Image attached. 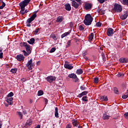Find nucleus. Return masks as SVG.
Returning <instances> with one entry per match:
<instances>
[{
  "label": "nucleus",
  "mask_w": 128,
  "mask_h": 128,
  "mask_svg": "<svg viewBox=\"0 0 128 128\" xmlns=\"http://www.w3.org/2000/svg\"><path fill=\"white\" fill-rule=\"evenodd\" d=\"M31 0H24L20 3L19 6H20V10H21L20 12V14H26L28 12V10H26V8H25L26 6L28 4H30V2Z\"/></svg>",
  "instance_id": "obj_1"
},
{
  "label": "nucleus",
  "mask_w": 128,
  "mask_h": 128,
  "mask_svg": "<svg viewBox=\"0 0 128 128\" xmlns=\"http://www.w3.org/2000/svg\"><path fill=\"white\" fill-rule=\"evenodd\" d=\"M20 46L25 47L26 51L24 50L22 51L25 56H29V54H32V50H30V44H28V43L26 42H20Z\"/></svg>",
  "instance_id": "obj_2"
},
{
  "label": "nucleus",
  "mask_w": 128,
  "mask_h": 128,
  "mask_svg": "<svg viewBox=\"0 0 128 128\" xmlns=\"http://www.w3.org/2000/svg\"><path fill=\"white\" fill-rule=\"evenodd\" d=\"M92 20H94V18H92V15L90 14H87L85 16L84 23L85 26H90L92 22Z\"/></svg>",
  "instance_id": "obj_3"
},
{
  "label": "nucleus",
  "mask_w": 128,
  "mask_h": 128,
  "mask_svg": "<svg viewBox=\"0 0 128 128\" xmlns=\"http://www.w3.org/2000/svg\"><path fill=\"white\" fill-rule=\"evenodd\" d=\"M36 14H32V16L28 18L26 20V26H28V28H30L32 25L30 24V23L32 22H34V20L36 19Z\"/></svg>",
  "instance_id": "obj_4"
},
{
  "label": "nucleus",
  "mask_w": 128,
  "mask_h": 128,
  "mask_svg": "<svg viewBox=\"0 0 128 128\" xmlns=\"http://www.w3.org/2000/svg\"><path fill=\"white\" fill-rule=\"evenodd\" d=\"M114 10L116 12H122V5L118 4H114Z\"/></svg>",
  "instance_id": "obj_5"
},
{
  "label": "nucleus",
  "mask_w": 128,
  "mask_h": 128,
  "mask_svg": "<svg viewBox=\"0 0 128 128\" xmlns=\"http://www.w3.org/2000/svg\"><path fill=\"white\" fill-rule=\"evenodd\" d=\"M46 80L47 82H50V84H52V82H54V80H56V78L54 76H50L46 77Z\"/></svg>",
  "instance_id": "obj_6"
},
{
  "label": "nucleus",
  "mask_w": 128,
  "mask_h": 128,
  "mask_svg": "<svg viewBox=\"0 0 128 128\" xmlns=\"http://www.w3.org/2000/svg\"><path fill=\"white\" fill-rule=\"evenodd\" d=\"M64 67L67 70H72L74 68V66L68 61L65 62Z\"/></svg>",
  "instance_id": "obj_7"
},
{
  "label": "nucleus",
  "mask_w": 128,
  "mask_h": 128,
  "mask_svg": "<svg viewBox=\"0 0 128 128\" xmlns=\"http://www.w3.org/2000/svg\"><path fill=\"white\" fill-rule=\"evenodd\" d=\"M68 78H74L75 80V82H78V78L76 75L74 73L69 74L68 75Z\"/></svg>",
  "instance_id": "obj_8"
},
{
  "label": "nucleus",
  "mask_w": 128,
  "mask_h": 128,
  "mask_svg": "<svg viewBox=\"0 0 128 128\" xmlns=\"http://www.w3.org/2000/svg\"><path fill=\"white\" fill-rule=\"evenodd\" d=\"M114 34V31L112 28H108L107 30V36H112Z\"/></svg>",
  "instance_id": "obj_9"
},
{
  "label": "nucleus",
  "mask_w": 128,
  "mask_h": 128,
  "mask_svg": "<svg viewBox=\"0 0 128 128\" xmlns=\"http://www.w3.org/2000/svg\"><path fill=\"white\" fill-rule=\"evenodd\" d=\"M34 66V64H32V59H30L29 61H28L27 64H26V66L28 68V70H32V66Z\"/></svg>",
  "instance_id": "obj_10"
},
{
  "label": "nucleus",
  "mask_w": 128,
  "mask_h": 128,
  "mask_svg": "<svg viewBox=\"0 0 128 128\" xmlns=\"http://www.w3.org/2000/svg\"><path fill=\"white\" fill-rule=\"evenodd\" d=\"M70 2H72V6H73L74 8H78V6H80V4H78L74 0H70Z\"/></svg>",
  "instance_id": "obj_11"
},
{
  "label": "nucleus",
  "mask_w": 128,
  "mask_h": 128,
  "mask_svg": "<svg viewBox=\"0 0 128 128\" xmlns=\"http://www.w3.org/2000/svg\"><path fill=\"white\" fill-rule=\"evenodd\" d=\"M16 58L18 62H22V60H24V55L22 54H20L16 56Z\"/></svg>",
  "instance_id": "obj_12"
},
{
  "label": "nucleus",
  "mask_w": 128,
  "mask_h": 128,
  "mask_svg": "<svg viewBox=\"0 0 128 128\" xmlns=\"http://www.w3.org/2000/svg\"><path fill=\"white\" fill-rule=\"evenodd\" d=\"M119 61L120 64H126L128 62V58H120Z\"/></svg>",
  "instance_id": "obj_13"
},
{
  "label": "nucleus",
  "mask_w": 128,
  "mask_h": 128,
  "mask_svg": "<svg viewBox=\"0 0 128 128\" xmlns=\"http://www.w3.org/2000/svg\"><path fill=\"white\" fill-rule=\"evenodd\" d=\"M65 9L66 10H68V12H70L72 10V6H70V4H64Z\"/></svg>",
  "instance_id": "obj_14"
},
{
  "label": "nucleus",
  "mask_w": 128,
  "mask_h": 128,
  "mask_svg": "<svg viewBox=\"0 0 128 128\" xmlns=\"http://www.w3.org/2000/svg\"><path fill=\"white\" fill-rule=\"evenodd\" d=\"M92 4L90 3H86L84 6V8H86V10H90V8H92Z\"/></svg>",
  "instance_id": "obj_15"
},
{
  "label": "nucleus",
  "mask_w": 128,
  "mask_h": 128,
  "mask_svg": "<svg viewBox=\"0 0 128 128\" xmlns=\"http://www.w3.org/2000/svg\"><path fill=\"white\" fill-rule=\"evenodd\" d=\"M88 94V91H84L80 94H78V96H77L78 98H82V96H86Z\"/></svg>",
  "instance_id": "obj_16"
},
{
  "label": "nucleus",
  "mask_w": 128,
  "mask_h": 128,
  "mask_svg": "<svg viewBox=\"0 0 128 128\" xmlns=\"http://www.w3.org/2000/svg\"><path fill=\"white\" fill-rule=\"evenodd\" d=\"M128 16V12L126 11L124 12V14L121 16L122 20H126V18Z\"/></svg>",
  "instance_id": "obj_17"
},
{
  "label": "nucleus",
  "mask_w": 128,
  "mask_h": 128,
  "mask_svg": "<svg viewBox=\"0 0 128 128\" xmlns=\"http://www.w3.org/2000/svg\"><path fill=\"white\" fill-rule=\"evenodd\" d=\"M72 124L74 126L76 127L78 126V120H76V119H73L72 120Z\"/></svg>",
  "instance_id": "obj_18"
},
{
  "label": "nucleus",
  "mask_w": 128,
  "mask_h": 128,
  "mask_svg": "<svg viewBox=\"0 0 128 128\" xmlns=\"http://www.w3.org/2000/svg\"><path fill=\"white\" fill-rule=\"evenodd\" d=\"M12 100H14V98H12L8 97L6 99V102H7L9 104H12Z\"/></svg>",
  "instance_id": "obj_19"
},
{
  "label": "nucleus",
  "mask_w": 128,
  "mask_h": 128,
  "mask_svg": "<svg viewBox=\"0 0 128 128\" xmlns=\"http://www.w3.org/2000/svg\"><path fill=\"white\" fill-rule=\"evenodd\" d=\"M54 116L56 118H60V116H58V108L57 107L55 108Z\"/></svg>",
  "instance_id": "obj_20"
},
{
  "label": "nucleus",
  "mask_w": 128,
  "mask_h": 128,
  "mask_svg": "<svg viewBox=\"0 0 128 128\" xmlns=\"http://www.w3.org/2000/svg\"><path fill=\"white\" fill-rule=\"evenodd\" d=\"M64 20V18L62 16H59L57 18L56 22H62Z\"/></svg>",
  "instance_id": "obj_21"
},
{
  "label": "nucleus",
  "mask_w": 128,
  "mask_h": 128,
  "mask_svg": "<svg viewBox=\"0 0 128 128\" xmlns=\"http://www.w3.org/2000/svg\"><path fill=\"white\" fill-rule=\"evenodd\" d=\"M34 38H32L31 39H30V40H28L27 42H28V44H32L34 43Z\"/></svg>",
  "instance_id": "obj_22"
},
{
  "label": "nucleus",
  "mask_w": 128,
  "mask_h": 128,
  "mask_svg": "<svg viewBox=\"0 0 128 128\" xmlns=\"http://www.w3.org/2000/svg\"><path fill=\"white\" fill-rule=\"evenodd\" d=\"M84 72V71H82V69H78L76 71V74H82Z\"/></svg>",
  "instance_id": "obj_23"
},
{
  "label": "nucleus",
  "mask_w": 128,
  "mask_h": 128,
  "mask_svg": "<svg viewBox=\"0 0 128 128\" xmlns=\"http://www.w3.org/2000/svg\"><path fill=\"white\" fill-rule=\"evenodd\" d=\"M103 120H109L110 119V116L106 114H103Z\"/></svg>",
  "instance_id": "obj_24"
},
{
  "label": "nucleus",
  "mask_w": 128,
  "mask_h": 128,
  "mask_svg": "<svg viewBox=\"0 0 128 128\" xmlns=\"http://www.w3.org/2000/svg\"><path fill=\"white\" fill-rule=\"evenodd\" d=\"M4 58V52H2V48H0V58L2 60Z\"/></svg>",
  "instance_id": "obj_25"
},
{
  "label": "nucleus",
  "mask_w": 128,
  "mask_h": 128,
  "mask_svg": "<svg viewBox=\"0 0 128 128\" xmlns=\"http://www.w3.org/2000/svg\"><path fill=\"white\" fill-rule=\"evenodd\" d=\"M10 72L12 74H16V72H18V68H12V69H11Z\"/></svg>",
  "instance_id": "obj_26"
},
{
  "label": "nucleus",
  "mask_w": 128,
  "mask_h": 128,
  "mask_svg": "<svg viewBox=\"0 0 128 128\" xmlns=\"http://www.w3.org/2000/svg\"><path fill=\"white\" fill-rule=\"evenodd\" d=\"M102 98L104 102H108V96H103Z\"/></svg>",
  "instance_id": "obj_27"
},
{
  "label": "nucleus",
  "mask_w": 128,
  "mask_h": 128,
  "mask_svg": "<svg viewBox=\"0 0 128 128\" xmlns=\"http://www.w3.org/2000/svg\"><path fill=\"white\" fill-rule=\"evenodd\" d=\"M86 86L84 85H82L80 86V90H86Z\"/></svg>",
  "instance_id": "obj_28"
},
{
  "label": "nucleus",
  "mask_w": 128,
  "mask_h": 128,
  "mask_svg": "<svg viewBox=\"0 0 128 128\" xmlns=\"http://www.w3.org/2000/svg\"><path fill=\"white\" fill-rule=\"evenodd\" d=\"M42 94H44V91H42V90H40L38 91V96H42Z\"/></svg>",
  "instance_id": "obj_29"
},
{
  "label": "nucleus",
  "mask_w": 128,
  "mask_h": 128,
  "mask_svg": "<svg viewBox=\"0 0 128 128\" xmlns=\"http://www.w3.org/2000/svg\"><path fill=\"white\" fill-rule=\"evenodd\" d=\"M122 3L128 6V0H122Z\"/></svg>",
  "instance_id": "obj_30"
},
{
  "label": "nucleus",
  "mask_w": 128,
  "mask_h": 128,
  "mask_svg": "<svg viewBox=\"0 0 128 128\" xmlns=\"http://www.w3.org/2000/svg\"><path fill=\"white\" fill-rule=\"evenodd\" d=\"M99 13L100 14H106V10L102 9H100L99 10Z\"/></svg>",
  "instance_id": "obj_31"
},
{
  "label": "nucleus",
  "mask_w": 128,
  "mask_h": 128,
  "mask_svg": "<svg viewBox=\"0 0 128 128\" xmlns=\"http://www.w3.org/2000/svg\"><path fill=\"white\" fill-rule=\"evenodd\" d=\"M94 33H91L90 35L89 36V40H92V39L94 38Z\"/></svg>",
  "instance_id": "obj_32"
},
{
  "label": "nucleus",
  "mask_w": 128,
  "mask_h": 128,
  "mask_svg": "<svg viewBox=\"0 0 128 128\" xmlns=\"http://www.w3.org/2000/svg\"><path fill=\"white\" fill-rule=\"evenodd\" d=\"M2 6H0V10H2L4 6H6V3L4 1H2Z\"/></svg>",
  "instance_id": "obj_33"
},
{
  "label": "nucleus",
  "mask_w": 128,
  "mask_h": 128,
  "mask_svg": "<svg viewBox=\"0 0 128 128\" xmlns=\"http://www.w3.org/2000/svg\"><path fill=\"white\" fill-rule=\"evenodd\" d=\"M96 26L97 28H100L102 26V22H98L96 24Z\"/></svg>",
  "instance_id": "obj_34"
},
{
  "label": "nucleus",
  "mask_w": 128,
  "mask_h": 128,
  "mask_svg": "<svg viewBox=\"0 0 128 128\" xmlns=\"http://www.w3.org/2000/svg\"><path fill=\"white\" fill-rule=\"evenodd\" d=\"M32 120H28L26 122V126H30L32 124Z\"/></svg>",
  "instance_id": "obj_35"
},
{
  "label": "nucleus",
  "mask_w": 128,
  "mask_h": 128,
  "mask_svg": "<svg viewBox=\"0 0 128 128\" xmlns=\"http://www.w3.org/2000/svg\"><path fill=\"white\" fill-rule=\"evenodd\" d=\"M94 82L95 84H98V78L96 77L94 78Z\"/></svg>",
  "instance_id": "obj_36"
},
{
  "label": "nucleus",
  "mask_w": 128,
  "mask_h": 128,
  "mask_svg": "<svg viewBox=\"0 0 128 128\" xmlns=\"http://www.w3.org/2000/svg\"><path fill=\"white\" fill-rule=\"evenodd\" d=\"M12 96H14V92H10L7 96L8 98H12Z\"/></svg>",
  "instance_id": "obj_37"
},
{
  "label": "nucleus",
  "mask_w": 128,
  "mask_h": 128,
  "mask_svg": "<svg viewBox=\"0 0 128 128\" xmlns=\"http://www.w3.org/2000/svg\"><path fill=\"white\" fill-rule=\"evenodd\" d=\"M18 116H20V120H22V112H18Z\"/></svg>",
  "instance_id": "obj_38"
},
{
  "label": "nucleus",
  "mask_w": 128,
  "mask_h": 128,
  "mask_svg": "<svg viewBox=\"0 0 128 128\" xmlns=\"http://www.w3.org/2000/svg\"><path fill=\"white\" fill-rule=\"evenodd\" d=\"M114 92L116 94H118V88H114Z\"/></svg>",
  "instance_id": "obj_39"
},
{
  "label": "nucleus",
  "mask_w": 128,
  "mask_h": 128,
  "mask_svg": "<svg viewBox=\"0 0 128 128\" xmlns=\"http://www.w3.org/2000/svg\"><path fill=\"white\" fill-rule=\"evenodd\" d=\"M74 0L75 2H76L79 4H82V0Z\"/></svg>",
  "instance_id": "obj_40"
},
{
  "label": "nucleus",
  "mask_w": 128,
  "mask_h": 128,
  "mask_svg": "<svg viewBox=\"0 0 128 128\" xmlns=\"http://www.w3.org/2000/svg\"><path fill=\"white\" fill-rule=\"evenodd\" d=\"M88 97L86 96H84L82 98V100L84 102H88V99H86Z\"/></svg>",
  "instance_id": "obj_41"
},
{
  "label": "nucleus",
  "mask_w": 128,
  "mask_h": 128,
  "mask_svg": "<svg viewBox=\"0 0 128 128\" xmlns=\"http://www.w3.org/2000/svg\"><path fill=\"white\" fill-rule=\"evenodd\" d=\"M70 44H72V40H68L67 42V47L70 46Z\"/></svg>",
  "instance_id": "obj_42"
},
{
  "label": "nucleus",
  "mask_w": 128,
  "mask_h": 128,
  "mask_svg": "<svg viewBox=\"0 0 128 128\" xmlns=\"http://www.w3.org/2000/svg\"><path fill=\"white\" fill-rule=\"evenodd\" d=\"M40 28H37L34 31V32L35 33V34H36L38 32H40Z\"/></svg>",
  "instance_id": "obj_43"
},
{
  "label": "nucleus",
  "mask_w": 128,
  "mask_h": 128,
  "mask_svg": "<svg viewBox=\"0 0 128 128\" xmlns=\"http://www.w3.org/2000/svg\"><path fill=\"white\" fill-rule=\"evenodd\" d=\"M88 52H86V50L83 51L82 52V56H86V55L87 54Z\"/></svg>",
  "instance_id": "obj_44"
},
{
  "label": "nucleus",
  "mask_w": 128,
  "mask_h": 128,
  "mask_svg": "<svg viewBox=\"0 0 128 128\" xmlns=\"http://www.w3.org/2000/svg\"><path fill=\"white\" fill-rule=\"evenodd\" d=\"M107 0H98V2H100V4H104V2H106Z\"/></svg>",
  "instance_id": "obj_45"
},
{
  "label": "nucleus",
  "mask_w": 128,
  "mask_h": 128,
  "mask_svg": "<svg viewBox=\"0 0 128 128\" xmlns=\"http://www.w3.org/2000/svg\"><path fill=\"white\" fill-rule=\"evenodd\" d=\"M124 117L125 118H126V120H128V112H126L124 114Z\"/></svg>",
  "instance_id": "obj_46"
},
{
  "label": "nucleus",
  "mask_w": 128,
  "mask_h": 128,
  "mask_svg": "<svg viewBox=\"0 0 128 128\" xmlns=\"http://www.w3.org/2000/svg\"><path fill=\"white\" fill-rule=\"evenodd\" d=\"M56 48H52L50 50V52H56Z\"/></svg>",
  "instance_id": "obj_47"
},
{
  "label": "nucleus",
  "mask_w": 128,
  "mask_h": 128,
  "mask_svg": "<svg viewBox=\"0 0 128 128\" xmlns=\"http://www.w3.org/2000/svg\"><path fill=\"white\" fill-rule=\"evenodd\" d=\"M44 102H45V104H46L45 106H46L48 104V100L46 98H44Z\"/></svg>",
  "instance_id": "obj_48"
},
{
  "label": "nucleus",
  "mask_w": 128,
  "mask_h": 128,
  "mask_svg": "<svg viewBox=\"0 0 128 128\" xmlns=\"http://www.w3.org/2000/svg\"><path fill=\"white\" fill-rule=\"evenodd\" d=\"M79 30H84V26H82L80 25L79 26Z\"/></svg>",
  "instance_id": "obj_49"
},
{
  "label": "nucleus",
  "mask_w": 128,
  "mask_h": 128,
  "mask_svg": "<svg viewBox=\"0 0 128 128\" xmlns=\"http://www.w3.org/2000/svg\"><path fill=\"white\" fill-rule=\"evenodd\" d=\"M52 38H53V40H58V38H56V35H52Z\"/></svg>",
  "instance_id": "obj_50"
},
{
  "label": "nucleus",
  "mask_w": 128,
  "mask_h": 128,
  "mask_svg": "<svg viewBox=\"0 0 128 128\" xmlns=\"http://www.w3.org/2000/svg\"><path fill=\"white\" fill-rule=\"evenodd\" d=\"M70 32H72V30H69L68 32H66L65 33H64L65 34V35L66 36H68V34H70Z\"/></svg>",
  "instance_id": "obj_51"
},
{
  "label": "nucleus",
  "mask_w": 128,
  "mask_h": 128,
  "mask_svg": "<svg viewBox=\"0 0 128 128\" xmlns=\"http://www.w3.org/2000/svg\"><path fill=\"white\" fill-rule=\"evenodd\" d=\"M128 98V94L122 96V98H123L124 100H126V98Z\"/></svg>",
  "instance_id": "obj_52"
},
{
  "label": "nucleus",
  "mask_w": 128,
  "mask_h": 128,
  "mask_svg": "<svg viewBox=\"0 0 128 128\" xmlns=\"http://www.w3.org/2000/svg\"><path fill=\"white\" fill-rule=\"evenodd\" d=\"M120 24L122 26H126V22H122Z\"/></svg>",
  "instance_id": "obj_53"
},
{
  "label": "nucleus",
  "mask_w": 128,
  "mask_h": 128,
  "mask_svg": "<svg viewBox=\"0 0 128 128\" xmlns=\"http://www.w3.org/2000/svg\"><path fill=\"white\" fill-rule=\"evenodd\" d=\"M102 58L104 62L106 60V56H104V54H102Z\"/></svg>",
  "instance_id": "obj_54"
},
{
  "label": "nucleus",
  "mask_w": 128,
  "mask_h": 128,
  "mask_svg": "<svg viewBox=\"0 0 128 128\" xmlns=\"http://www.w3.org/2000/svg\"><path fill=\"white\" fill-rule=\"evenodd\" d=\"M66 128H72V125L70 124H68Z\"/></svg>",
  "instance_id": "obj_55"
},
{
  "label": "nucleus",
  "mask_w": 128,
  "mask_h": 128,
  "mask_svg": "<svg viewBox=\"0 0 128 128\" xmlns=\"http://www.w3.org/2000/svg\"><path fill=\"white\" fill-rule=\"evenodd\" d=\"M73 26H74V24H72V22H70V28H72Z\"/></svg>",
  "instance_id": "obj_56"
},
{
  "label": "nucleus",
  "mask_w": 128,
  "mask_h": 128,
  "mask_svg": "<svg viewBox=\"0 0 128 128\" xmlns=\"http://www.w3.org/2000/svg\"><path fill=\"white\" fill-rule=\"evenodd\" d=\"M66 34L64 33V34H63L62 36H61V38H64V37H66Z\"/></svg>",
  "instance_id": "obj_57"
},
{
  "label": "nucleus",
  "mask_w": 128,
  "mask_h": 128,
  "mask_svg": "<svg viewBox=\"0 0 128 128\" xmlns=\"http://www.w3.org/2000/svg\"><path fill=\"white\" fill-rule=\"evenodd\" d=\"M118 76H124V74L120 73L118 74Z\"/></svg>",
  "instance_id": "obj_58"
},
{
  "label": "nucleus",
  "mask_w": 128,
  "mask_h": 128,
  "mask_svg": "<svg viewBox=\"0 0 128 128\" xmlns=\"http://www.w3.org/2000/svg\"><path fill=\"white\" fill-rule=\"evenodd\" d=\"M24 114H26L28 112H26V110H24L22 112Z\"/></svg>",
  "instance_id": "obj_59"
},
{
  "label": "nucleus",
  "mask_w": 128,
  "mask_h": 128,
  "mask_svg": "<svg viewBox=\"0 0 128 128\" xmlns=\"http://www.w3.org/2000/svg\"><path fill=\"white\" fill-rule=\"evenodd\" d=\"M84 58L86 60H88V57L86 56H84Z\"/></svg>",
  "instance_id": "obj_60"
},
{
  "label": "nucleus",
  "mask_w": 128,
  "mask_h": 128,
  "mask_svg": "<svg viewBox=\"0 0 128 128\" xmlns=\"http://www.w3.org/2000/svg\"><path fill=\"white\" fill-rule=\"evenodd\" d=\"M2 122H0V128H2Z\"/></svg>",
  "instance_id": "obj_61"
},
{
  "label": "nucleus",
  "mask_w": 128,
  "mask_h": 128,
  "mask_svg": "<svg viewBox=\"0 0 128 128\" xmlns=\"http://www.w3.org/2000/svg\"><path fill=\"white\" fill-rule=\"evenodd\" d=\"M38 12V10H37L36 12H35V13L33 14H36V13Z\"/></svg>",
  "instance_id": "obj_62"
},
{
  "label": "nucleus",
  "mask_w": 128,
  "mask_h": 128,
  "mask_svg": "<svg viewBox=\"0 0 128 128\" xmlns=\"http://www.w3.org/2000/svg\"><path fill=\"white\" fill-rule=\"evenodd\" d=\"M30 104H32V100H30Z\"/></svg>",
  "instance_id": "obj_63"
},
{
  "label": "nucleus",
  "mask_w": 128,
  "mask_h": 128,
  "mask_svg": "<svg viewBox=\"0 0 128 128\" xmlns=\"http://www.w3.org/2000/svg\"><path fill=\"white\" fill-rule=\"evenodd\" d=\"M21 81L23 82H24V78H23L21 79Z\"/></svg>",
  "instance_id": "obj_64"
}]
</instances>
